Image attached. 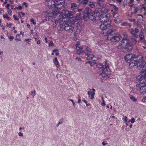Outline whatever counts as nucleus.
I'll list each match as a JSON object with an SVG mask.
<instances>
[{"instance_id": "46", "label": "nucleus", "mask_w": 146, "mask_h": 146, "mask_svg": "<svg viewBox=\"0 0 146 146\" xmlns=\"http://www.w3.org/2000/svg\"><path fill=\"white\" fill-rule=\"evenodd\" d=\"M31 39H25V42L28 41V42H31Z\"/></svg>"}, {"instance_id": "37", "label": "nucleus", "mask_w": 146, "mask_h": 146, "mask_svg": "<svg viewBox=\"0 0 146 146\" xmlns=\"http://www.w3.org/2000/svg\"><path fill=\"white\" fill-rule=\"evenodd\" d=\"M23 5L25 6V8H27L28 7L27 3L24 2L23 3Z\"/></svg>"}, {"instance_id": "45", "label": "nucleus", "mask_w": 146, "mask_h": 146, "mask_svg": "<svg viewBox=\"0 0 146 146\" xmlns=\"http://www.w3.org/2000/svg\"><path fill=\"white\" fill-rule=\"evenodd\" d=\"M70 101H71L72 103V104L74 106V105L75 104V103L74 102L73 100L72 99H70Z\"/></svg>"}, {"instance_id": "33", "label": "nucleus", "mask_w": 146, "mask_h": 146, "mask_svg": "<svg viewBox=\"0 0 146 146\" xmlns=\"http://www.w3.org/2000/svg\"><path fill=\"white\" fill-rule=\"evenodd\" d=\"M130 99L133 100L134 101H136L137 100V99L133 96L130 97Z\"/></svg>"}, {"instance_id": "55", "label": "nucleus", "mask_w": 146, "mask_h": 146, "mask_svg": "<svg viewBox=\"0 0 146 146\" xmlns=\"http://www.w3.org/2000/svg\"><path fill=\"white\" fill-rule=\"evenodd\" d=\"M134 1V0H130L129 2L128 3V4H130L131 3L133 2Z\"/></svg>"}, {"instance_id": "1", "label": "nucleus", "mask_w": 146, "mask_h": 146, "mask_svg": "<svg viewBox=\"0 0 146 146\" xmlns=\"http://www.w3.org/2000/svg\"><path fill=\"white\" fill-rule=\"evenodd\" d=\"M48 6L50 7V10L52 11L51 13L56 15L58 10L63 6L64 0H46Z\"/></svg>"}, {"instance_id": "52", "label": "nucleus", "mask_w": 146, "mask_h": 146, "mask_svg": "<svg viewBox=\"0 0 146 146\" xmlns=\"http://www.w3.org/2000/svg\"><path fill=\"white\" fill-rule=\"evenodd\" d=\"M114 9L116 11H117L118 10V7L116 6H114Z\"/></svg>"}, {"instance_id": "20", "label": "nucleus", "mask_w": 146, "mask_h": 146, "mask_svg": "<svg viewBox=\"0 0 146 146\" xmlns=\"http://www.w3.org/2000/svg\"><path fill=\"white\" fill-rule=\"evenodd\" d=\"M53 62L54 64L57 67V66L59 64V62L57 58L56 57H55L54 59L53 60Z\"/></svg>"}, {"instance_id": "41", "label": "nucleus", "mask_w": 146, "mask_h": 146, "mask_svg": "<svg viewBox=\"0 0 146 146\" xmlns=\"http://www.w3.org/2000/svg\"><path fill=\"white\" fill-rule=\"evenodd\" d=\"M31 94H34V96H35L36 95V91L35 90H34L33 91H32L31 92Z\"/></svg>"}, {"instance_id": "32", "label": "nucleus", "mask_w": 146, "mask_h": 146, "mask_svg": "<svg viewBox=\"0 0 146 146\" xmlns=\"http://www.w3.org/2000/svg\"><path fill=\"white\" fill-rule=\"evenodd\" d=\"M58 51V50L57 49H54V50H53L51 54V55H54V53L55 52H56V51Z\"/></svg>"}, {"instance_id": "11", "label": "nucleus", "mask_w": 146, "mask_h": 146, "mask_svg": "<svg viewBox=\"0 0 146 146\" xmlns=\"http://www.w3.org/2000/svg\"><path fill=\"white\" fill-rule=\"evenodd\" d=\"M70 9L71 10H72V12H73L74 13L76 12H80L82 10V9H78L77 5L75 3L71 4Z\"/></svg>"}, {"instance_id": "30", "label": "nucleus", "mask_w": 146, "mask_h": 146, "mask_svg": "<svg viewBox=\"0 0 146 146\" xmlns=\"http://www.w3.org/2000/svg\"><path fill=\"white\" fill-rule=\"evenodd\" d=\"M23 9V8L21 6L19 5L18 7H16L14 9H17L19 10H21Z\"/></svg>"}, {"instance_id": "38", "label": "nucleus", "mask_w": 146, "mask_h": 146, "mask_svg": "<svg viewBox=\"0 0 146 146\" xmlns=\"http://www.w3.org/2000/svg\"><path fill=\"white\" fill-rule=\"evenodd\" d=\"M31 21L34 25H35L36 24V22L33 19H31Z\"/></svg>"}, {"instance_id": "5", "label": "nucleus", "mask_w": 146, "mask_h": 146, "mask_svg": "<svg viewBox=\"0 0 146 146\" xmlns=\"http://www.w3.org/2000/svg\"><path fill=\"white\" fill-rule=\"evenodd\" d=\"M120 36L117 35L114 31L109 29L107 32V39L113 42H118L120 40Z\"/></svg>"}, {"instance_id": "36", "label": "nucleus", "mask_w": 146, "mask_h": 146, "mask_svg": "<svg viewBox=\"0 0 146 146\" xmlns=\"http://www.w3.org/2000/svg\"><path fill=\"white\" fill-rule=\"evenodd\" d=\"M8 13L11 16L12 15V11L11 10H9L8 11Z\"/></svg>"}, {"instance_id": "54", "label": "nucleus", "mask_w": 146, "mask_h": 146, "mask_svg": "<svg viewBox=\"0 0 146 146\" xmlns=\"http://www.w3.org/2000/svg\"><path fill=\"white\" fill-rule=\"evenodd\" d=\"M82 101L85 104L87 103V102L84 98H83Z\"/></svg>"}, {"instance_id": "25", "label": "nucleus", "mask_w": 146, "mask_h": 146, "mask_svg": "<svg viewBox=\"0 0 146 146\" xmlns=\"http://www.w3.org/2000/svg\"><path fill=\"white\" fill-rule=\"evenodd\" d=\"M18 36H20V35L17 34L16 36L15 40L16 41H21V38H17Z\"/></svg>"}, {"instance_id": "7", "label": "nucleus", "mask_w": 146, "mask_h": 146, "mask_svg": "<svg viewBox=\"0 0 146 146\" xmlns=\"http://www.w3.org/2000/svg\"><path fill=\"white\" fill-rule=\"evenodd\" d=\"M141 59L140 60V62L139 63V65L137 67L138 69L143 67L142 71L141 74V77L146 78V62L142 59V56H140Z\"/></svg>"}, {"instance_id": "40", "label": "nucleus", "mask_w": 146, "mask_h": 146, "mask_svg": "<svg viewBox=\"0 0 146 146\" xmlns=\"http://www.w3.org/2000/svg\"><path fill=\"white\" fill-rule=\"evenodd\" d=\"M63 121V119L62 118V119L59 121V124H60L62 123Z\"/></svg>"}, {"instance_id": "50", "label": "nucleus", "mask_w": 146, "mask_h": 146, "mask_svg": "<svg viewBox=\"0 0 146 146\" xmlns=\"http://www.w3.org/2000/svg\"><path fill=\"white\" fill-rule=\"evenodd\" d=\"M10 6V5L9 4H7L6 7L7 9H9V8Z\"/></svg>"}, {"instance_id": "35", "label": "nucleus", "mask_w": 146, "mask_h": 146, "mask_svg": "<svg viewBox=\"0 0 146 146\" xmlns=\"http://www.w3.org/2000/svg\"><path fill=\"white\" fill-rule=\"evenodd\" d=\"M13 24L12 23H10L8 25H7V27H9V28H11V26H12Z\"/></svg>"}, {"instance_id": "48", "label": "nucleus", "mask_w": 146, "mask_h": 146, "mask_svg": "<svg viewBox=\"0 0 146 146\" xmlns=\"http://www.w3.org/2000/svg\"><path fill=\"white\" fill-rule=\"evenodd\" d=\"M76 60H78L79 61H81L82 60L80 58L78 57H77L76 58Z\"/></svg>"}, {"instance_id": "2", "label": "nucleus", "mask_w": 146, "mask_h": 146, "mask_svg": "<svg viewBox=\"0 0 146 146\" xmlns=\"http://www.w3.org/2000/svg\"><path fill=\"white\" fill-rule=\"evenodd\" d=\"M83 48L79 46H76V49L77 51V53L79 54H84L85 55L87 56V59L88 60H92L95 61V60L93 59L94 58V56L92 54L91 50L89 47H86V49Z\"/></svg>"}, {"instance_id": "19", "label": "nucleus", "mask_w": 146, "mask_h": 146, "mask_svg": "<svg viewBox=\"0 0 146 146\" xmlns=\"http://www.w3.org/2000/svg\"><path fill=\"white\" fill-rule=\"evenodd\" d=\"M88 94L89 96V97H90V99H92L94 97L95 92L92 93L90 91H89L88 92Z\"/></svg>"}, {"instance_id": "13", "label": "nucleus", "mask_w": 146, "mask_h": 146, "mask_svg": "<svg viewBox=\"0 0 146 146\" xmlns=\"http://www.w3.org/2000/svg\"><path fill=\"white\" fill-rule=\"evenodd\" d=\"M144 84H137L136 86L140 88L139 91L140 93H143L146 91V86H145Z\"/></svg>"}, {"instance_id": "10", "label": "nucleus", "mask_w": 146, "mask_h": 146, "mask_svg": "<svg viewBox=\"0 0 146 146\" xmlns=\"http://www.w3.org/2000/svg\"><path fill=\"white\" fill-rule=\"evenodd\" d=\"M124 47L123 48L122 51L124 53H126L131 50L132 48V44L131 43H128L125 45Z\"/></svg>"}, {"instance_id": "56", "label": "nucleus", "mask_w": 146, "mask_h": 146, "mask_svg": "<svg viewBox=\"0 0 146 146\" xmlns=\"http://www.w3.org/2000/svg\"><path fill=\"white\" fill-rule=\"evenodd\" d=\"M19 13H20V14H21L23 16H24L25 15V14L23 12H20Z\"/></svg>"}, {"instance_id": "9", "label": "nucleus", "mask_w": 146, "mask_h": 146, "mask_svg": "<svg viewBox=\"0 0 146 146\" xmlns=\"http://www.w3.org/2000/svg\"><path fill=\"white\" fill-rule=\"evenodd\" d=\"M136 58L137 56H136L132 54L126 55L124 57V59L128 63L131 62V61L133 59Z\"/></svg>"}, {"instance_id": "23", "label": "nucleus", "mask_w": 146, "mask_h": 146, "mask_svg": "<svg viewBox=\"0 0 146 146\" xmlns=\"http://www.w3.org/2000/svg\"><path fill=\"white\" fill-rule=\"evenodd\" d=\"M143 33L142 32H141L140 33L139 38L141 40H142L144 38Z\"/></svg>"}, {"instance_id": "29", "label": "nucleus", "mask_w": 146, "mask_h": 146, "mask_svg": "<svg viewBox=\"0 0 146 146\" xmlns=\"http://www.w3.org/2000/svg\"><path fill=\"white\" fill-rule=\"evenodd\" d=\"M123 119L125 122L127 123L128 122V118L126 116H125L123 118Z\"/></svg>"}, {"instance_id": "63", "label": "nucleus", "mask_w": 146, "mask_h": 146, "mask_svg": "<svg viewBox=\"0 0 146 146\" xmlns=\"http://www.w3.org/2000/svg\"><path fill=\"white\" fill-rule=\"evenodd\" d=\"M6 19H7V20L8 21H9L11 19V18L9 17H7V18Z\"/></svg>"}, {"instance_id": "60", "label": "nucleus", "mask_w": 146, "mask_h": 146, "mask_svg": "<svg viewBox=\"0 0 146 146\" xmlns=\"http://www.w3.org/2000/svg\"><path fill=\"white\" fill-rule=\"evenodd\" d=\"M37 43L38 44H40V40H38L37 41Z\"/></svg>"}, {"instance_id": "39", "label": "nucleus", "mask_w": 146, "mask_h": 146, "mask_svg": "<svg viewBox=\"0 0 146 146\" xmlns=\"http://www.w3.org/2000/svg\"><path fill=\"white\" fill-rule=\"evenodd\" d=\"M101 104L103 106H104L106 105V104L104 101L103 100H102V102L101 103Z\"/></svg>"}, {"instance_id": "14", "label": "nucleus", "mask_w": 146, "mask_h": 146, "mask_svg": "<svg viewBox=\"0 0 146 146\" xmlns=\"http://www.w3.org/2000/svg\"><path fill=\"white\" fill-rule=\"evenodd\" d=\"M121 43L122 44H121L120 45L118 46V48H124L123 46L130 43L129 42L128 39L126 38H123L122 39Z\"/></svg>"}, {"instance_id": "24", "label": "nucleus", "mask_w": 146, "mask_h": 146, "mask_svg": "<svg viewBox=\"0 0 146 146\" xmlns=\"http://www.w3.org/2000/svg\"><path fill=\"white\" fill-rule=\"evenodd\" d=\"M134 11H133V13L135 14L137 13V12L139 11V9L137 7H134Z\"/></svg>"}, {"instance_id": "4", "label": "nucleus", "mask_w": 146, "mask_h": 146, "mask_svg": "<svg viewBox=\"0 0 146 146\" xmlns=\"http://www.w3.org/2000/svg\"><path fill=\"white\" fill-rule=\"evenodd\" d=\"M97 16L94 13L92 10L89 7H87L84 11L83 19L86 21L88 19L92 21L96 19Z\"/></svg>"}, {"instance_id": "53", "label": "nucleus", "mask_w": 146, "mask_h": 146, "mask_svg": "<svg viewBox=\"0 0 146 146\" xmlns=\"http://www.w3.org/2000/svg\"><path fill=\"white\" fill-rule=\"evenodd\" d=\"M80 44V42L79 41H77L76 44V46H79Z\"/></svg>"}, {"instance_id": "51", "label": "nucleus", "mask_w": 146, "mask_h": 146, "mask_svg": "<svg viewBox=\"0 0 146 146\" xmlns=\"http://www.w3.org/2000/svg\"><path fill=\"white\" fill-rule=\"evenodd\" d=\"M146 100V96H145L144 98H143L142 99V101L143 102H145V101Z\"/></svg>"}, {"instance_id": "12", "label": "nucleus", "mask_w": 146, "mask_h": 146, "mask_svg": "<svg viewBox=\"0 0 146 146\" xmlns=\"http://www.w3.org/2000/svg\"><path fill=\"white\" fill-rule=\"evenodd\" d=\"M72 32L74 33L75 35L79 34L81 31V28L80 25H78L73 27Z\"/></svg>"}, {"instance_id": "8", "label": "nucleus", "mask_w": 146, "mask_h": 146, "mask_svg": "<svg viewBox=\"0 0 146 146\" xmlns=\"http://www.w3.org/2000/svg\"><path fill=\"white\" fill-rule=\"evenodd\" d=\"M106 61L105 65H102L100 64V65L98 64V65H99V67L101 68V70L103 71L102 73H101L100 75L101 76L103 77H104L107 76H108L107 74L105 73V72L109 71V66L108 65H106Z\"/></svg>"}, {"instance_id": "31", "label": "nucleus", "mask_w": 146, "mask_h": 146, "mask_svg": "<svg viewBox=\"0 0 146 146\" xmlns=\"http://www.w3.org/2000/svg\"><path fill=\"white\" fill-rule=\"evenodd\" d=\"M13 17L14 18V20H17L18 21L19 20V19L17 17V16L15 15H13Z\"/></svg>"}, {"instance_id": "26", "label": "nucleus", "mask_w": 146, "mask_h": 146, "mask_svg": "<svg viewBox=\"0 0 146 146\" xmlns=\"http://www.w3.org/2000/svg\"><path fill=\"white\" fill-rule=\"evenodd\" d=\"M54 46V44L52 40H50V42L49 43L48 46L49 47L50 46Z\"/></svg>"}, {"instance_id": "44", "label": "nucleus", "mask_w": 146, "mask_h": 146, "mask_svg": "<svg viewBox=\"0 0 146 146\" xmlns=\"http://www.w3.org/2000/svg\"><path fill=\"white\" fill-rule=\"evenodd\" d=\"M19 135L20 136H23V135L22 133L20 132L18 133Z\"/></svg>"}, {"instance_id": "3", "label": "nucleus", "mask_w": 146, "mask_h": 146, "mask_svg": "<svg viewBox=\"0 0 146 146\" xmlns=\"http://www.w3.org/2000/svg\"><path fill=\"white\" fill-rule=\"evenodd\" d=\"M109 14L108 13L103 14L100 19V21L102 24L100 26V28L102 30L107 29L108 27L110 26V23L111 21L109 19Z\"/></svg>"}, {"instance_id": "62", "label": "nucleus", "mask_w": 146, "mask_h": 146, "mask_svg": "<svg viewBox=\"0 0 146 146\" xmlns=\"http://www.w3.org/2000/svg\"><path fill=\"white\" fill-rule=\"evenodd\" d=\"M44 39H45V42L46 43H47L48 42L47 38L46 37V38H45Z\"/></svg>"}, {"instance_id": "49", "label": "nucleus", "mask_w": 146, "mask_h": 146, "mask_svg": "<svg viewBox=\"0 0 146 146\" xmlns=\"http://www.w3.org/2000/svg\"><path fill=\"white\" fill-rule=\"evenodd\" d=\"M102 145H103V146H105L107 144H108V143H106L105 142V141H103L102 143Z\"/></svg>"}, {"instance_id": "28", "label": "nucleus", "mask_w": 146, "mask_h": 146, "mask_svg": "<svg viewBox=\"0 0 146 146\" xmlns=\"http://www.w3.org/2000/svg\"><path fill=\"white\" fill-rule=\"evenodd\" d=\"M9 40L10 41H12L14 38V37L13 36H8Z\"/></svg>"}, {"instance_id": "57", "label": "nucleus", "mask_w": 146, "mask_h": 146, "mask_svg": "<svg viewBox=\"0 0 146 146\" xmlns=\"http://www.w3.org/2000/svg\"><path fill=\"white\" fill-rule=\"evenodd\" d=\"M81 99L80 98H78V102L79 103H81Z\"/></svg>"}, {"instance_id": "64", "label": "nucleus", "mask_w": 146, "mask_h": 146, "mask_svg": "<svg viewBox=\"0 0 146 146\" xmlns=\"http://www.w3.org/2000/svg\"><path fill=\"white\" fill-rule=\"evenodd\" d=\"M11 6V9L12 10L14 9H13L14 5H12Z\"/></svg>"}, {"instance_id": "61", "label": "nucleus", "mask_w": 146, "mask_h": 146, "mask_svg": "<svg viewBox=\"0 0 146 146\" xmlns=\"http://www.w3.org/2000/svg\"><path fill=\"white\" fill-rule=\"evenodd\" d=\"M133 42H134L135 43H136L137 42L136 40H135V38H134L133 39Z\"/></svg>"}, {"instance_id": "43", "label": "nucleus", "mask_w": 146, "mask_h": 146, "mask_svg": "<svg viewBox=\"0 0 146 146\" xmlns=\"http://www.w3.org/2000/svg\"><path fill=\"white\" fill-rule=\"evenodd\" d=\"M8 16L7 14L6 13L5 15H4L3 16V18H7V17Z\"/></svg>"}, {"instance_id": "42", "label": "nucleus", "mask_w": 146, "mask_h": 146, "mask_svg": "<svg viewBox=\"0 0 146 146\" xmlns=\"http://www.w3.org/2000/svg\"><path fill=\"white\" fill-rule=\"evenodd\" d=\"M88 62L89 64H90L91 66H92L94 64V62L90 61H89Z\"/></svg>"}, {"instance_id": "22", "label": "nucleus", "mask_w": 146, "mask_h": 146, "mask_svg": "<svg viewBox=\"0 0 146 146\" xmlns=\"http://www.w3.org/2000/svg\"><path fill=\"white\" fill-rule=\"evenodd\" d=\"M89 5L90 7L92 8H94L95 7L94 1H93L92 2H90L89 3Z\"/></svg>"}, {"instance_id": "58", "label": "nucleus", "mask_w": 146, "mask_h": 146, "mask_svg": "<svg viewBox=\"0 0 146 146\" xmlns=\"http://www.w3.org/2000/svg\"><path fill=\"white\" fill-rule=\"evenodd\" d=\"M56 52L55 53V55L56 56H58L59 54V53L58 52V51H56V52Z\"/></svg>"}, {"instance_id": "34", "label": "nucleus", "mask_w": 146, "mask_h": 146, "mask_svg": "<svg viewBox=\"0 0 146 146\" xmlns=\"http://www.w3.org/2000/svg\"><path fill=\"white\" fill-rule=\"evenodd\" d=\"M127 23H124V22L122 23L121 24V25L123 26H127Z\"/></svg>"}, {"instance_id": "18", "label": "nucleus", "mask_w": 146, "mask_h": 146, "mask_svg": "<svg viewBox=\"0 0 146 146\" xmlns=\"http://www.w3.org/2000/svg\"><path fill=\"white\" fill-rule=\"evenodd\" d=\"M68 22L64 24V29L66 31H68L71 29L72 27L68 24Z\"/></svg>"}, {"instance_id": "47", "label": "nucleus", "mask_w": 146, "mask_h": 146, "mask_svg": "<svg viewBox=\"0 0 146 146\" xmlns=\"http://www.w3.org/2000/svg\"><path fill=\"white\" fill-rule=\"evenodd\" d=\"M129 20L130 21L133 22H135V19H129Z\"/></svg>"}, {"instance_id": "17", "label": "nucleus", "mask_w": 146, "mask_h": 146, "mask_svg": "<svg viewBox=\"0 0 146 146\" xmlns=\"http://www.w3.org/2000/svg\"><path fill=\"white\" fill-rule=\"evenodd\" d=\"M140 62V60L138 61L137 60H134L133 59L131 61V62L129 64V66L130 67H132V66L137 65L139 66V63Z\"/></svg>"}, {"instance_id": "27", "label": "nucleus", "mask_w": 146, "mask_h": 146, "mask_svg": "<svg viewBox=\"0 0 146 146\" xmlns=\"http://www.w3.org/2000/svg\"><path fill=\"white\" fill-rule=\"evenodd\" d=\"M135 121V119L134 118H132L130 120H129L128 122V123H129L130 122L131 123H133Z\"/></svg>"}, {"instance_id": "15", "label": "nucleus", "mask_w": 146, "mask_h": 146, "mask_svg": "<svg viewBox=\"0 0 146 146\" xmlns=\"http://www.w3.org/2000/svg\"><path fill=\"white\" fill-rule=\"evenodd\" d=\"M61 21V20L59 18H57L56 17L53 18L52 19V22L55 23L52 25L53 27V28H55L58 22Z\"/></svg>"}, {"instance_id": "16", "label": "nucleus", "mask_w": 146, "mask_h": 146, "mask_svg": "<svg viewBox=\"0 0 146 146\" xmlns=\"http://www.w3.org/2000/svg\"><path fill=\"white\" fill-rule=\"evenodd\" d=\"M139 31V30L137 28H135V29H131L130 30V31L131 34L135 37H138V35L136 34Z\"/></svg>"}, {"instance_id": "21", "label": "nucleus", "mask_w": 146, "mask_h": 146, "mask_svg": "<svg viewBox=\"0 0 146 146\" xmlns=\"http://www.w3.org/2000/svg\"><path fill=\"white\" fill-rule=\"evenodd\" d=\"M88 0H83L81 1L80 3L82 5H85L88 4Z\"/></svg>"}, {"instance_id": "6", "label": "nucleus", "mask_w": 146, "mask_h": 146, "mask_svg": "<svg viewBox=\"0 0 146 146\" xmlns=\"http://www.w3.org/2000/svg\"><path fill=\"white\" fill-rule=\"evenodd\" d=\"M64 4L63 6L60 9L58 12V13L56 14V15H53L52 13V15L54 17H56L58 15L60 17L59 18L61 21H62L63 19L65 18L68 19L69 18L72 17H71L72 16V13L70 12L68 10H63L62 12H60V10L61 8L63 7L64 6Z\"/></svg>"}, {"instance_id": "59", "label": "nucleus", "mask_w": 146, "mask_h": 146, "mask_svg": "<svg viewBox=\"0 0 146 146\" xmlns=\"http://www.w3.org/2000/svg\"><path fill=\"white\" fill-rule=\"evenodd\" d=\"M18 16L20 18H21L22 17L21 16V15L20 14V13H18Z\"/></svg>"}]
</instances>
